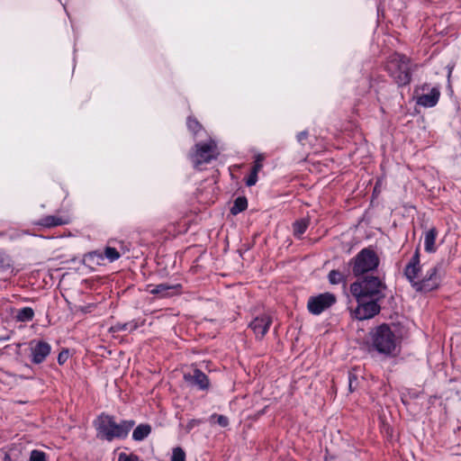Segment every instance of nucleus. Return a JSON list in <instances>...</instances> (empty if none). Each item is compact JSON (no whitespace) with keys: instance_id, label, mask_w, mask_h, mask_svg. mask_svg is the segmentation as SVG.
I'll use <instances>...</instances> for the list:
<instances>
[{"instance_id":"f257e3e1","label":"nucleus","mask_w":461,"mask_h":461,"mask_svg":"<svg viewBox=\"0 0 461 461\" xmlns=\"http://www.w3.org/2000/svg\"><path fill=\"white\" fill-rule=\"evenodd\" d=\"M134 425L133 420H123L120 423H116L113 416L104 413L100 414L95 421L98 435L107 441L127 438Z\"/></svg>"},{"instance_id":"f03ea898","label":"nucleus","mask_w":461,"mask_h":461,"mask_svg":"<svg viewBox=\"0 0 461 461\" xmlns=\"http://www.w3.org/2000/svg\"><path fill=\"white\" fill-rule=\"evenodd\" d=\"M385 284L378 277L366 276L350 285L349 291L357 302L361 298L382 300L384 298Z\"/></svg>"},{"instance_id":"7ed1b4c3","label":"nucleus","mask_w":461,"mask_h":461,"mask_svg":"<svg viewBox=\"0 0 461 461\" xmlns=\"http://www.w3.org/2000/svg\"><path fill=\"white\" fill-rule=\"evenodd\" d=\"M417 68L411 60L403 54L394 53L387 61L386 70L398 86H408L412 77V72Z\"/></svg>"},{"instance_id":"20e7f679","label":"nucleus","mask_w":461,"mask_h":461,"mask_svg":"<svg viewBox=\"0 0 461 461\" xmlns=\"http://www.w3.org/2000/svg\"><path fill=\"white\" fill-rule=\"evenodd\" d=\"M372 346L380 354L392 356L396 348V336L387 323L376 326L370 333Z\"/></svg>"},{"instance_id":"39448f33","label":"nucleus","mask_w":461,"mask_h":461,"mask_svg":"<svg viewBox=\"0 0 461 461\" xmlns=\"http://www.w3.org/2000/svg\"><path fill=\"white\" fill-rule=\"evenodd\" d=\"M379 263L380 259L375 251L371 248H365L348 261V266L351 267L353 275L359 277L375 271Z\"/></svg>"},{"instance_id":"423d86ee","label":"nucleus","mask_w":461,"mask_h":461,"mask_svg":"<svg viewBox=\"0 0 461 461\" xmlns=\"http://www.w3.org/2000/svg\"><path fill=\"white\" fill-rule=\"evenodd\" d=\"M219 155L215 140L210 139L207 142H198L194 145V151L190 154V158L194 167L198 168L202 164L210 163L216 159Z\"/></svg>"},{"instance_id":"0eeeda50","label":"nucleus","mask_w":461,"mask_h":461,"mask_svg":"<svg viewBox=\"0 0 461 461\" xmlns=\"http://www.w3.org/2000/svg\"><path fill=\"white\" fill-rule=\"evenodd\" d=\"M440 268L441 264L438 263L428 269L424 277L413 284V289L416 292L429 293L438 288L441 283V277L438 275Z\"/></svg>"},{"instance_id":"6e6552de","label":"nucleus","mask_w":461,"mask_h":461,"mask_svg":"<svg viewBox=\"0 0 461 461\" xmlns=\"http://www.w3.org/2000/svg\"><path fill=\"white\" fill-rule=\"evenodd\" d=\"M337 302V298L332 293H322L315 296H311L307 302V309L313 315H320L324 311L330 309Z\"/></svg>"},{"instance_id":"1a4fd4ad","label":"nucleus","mask_w":461,"mask_h":461,"mask_svg":"<svg viewBox=\"0 0 461 461\" xmlns=\"http://www.w3.org/2000/svg\"><path fill=\"white\" fill-rule=\"evenodd\" d=\"M381 300L361 298L354 311L355 318L359 321L368 320L377 315L381 311L379 302Z\"/></svg>"},{"instance_id":"9d476101","label":"nucleus","mask_w":461,"mask_h":461,"mask_svg":"<svg viewBox=\"0 0 461 461\" xmlns=\"http://www.w3.org/2000/svg\"><path fill=\"white\" fill-rule=\"evenodd\" d=\"M30 359L34 365L42 364L51 352V346L45 340L33 339L30 342Z\"/></svg>"},{"instance_id":"9b49d317","label":"nucleus","mask_w":461,"mask_h":461,"mask_svg":"<svg viewBox=\"0 0 461 461\" xmlns=\"http://www.w3.org/2000/svg\"><path fill=\"white\" fill-rule=\"evenodd\" d=\"M149 293L154 295H159L161 298L178 295L182 294L183 286L181 284L162 283L158 285H149Z\"/></svg>"},{"instance_id":"f8f14e48","label":"nucleus","mask_w":461,"mask_h":461,"mask_svg":"<svg viewBox=\"0 0 461 461\" xmlns=\"http://www.w3.org/2000/svg\"><path fill=\"white\" fill-rule=\"evenodd\" d=\"M272 324V318L267 313H262L255 317L249 323V327L253 330L258 339H262L269 330Z\"/></svg>"},{"instance_id":"ddd939ff","label":"nucleus","mask_w":461,"mask_h":461,"mask_svg":"<svg viewBox=\"0 0 461 461\" xmlns=\"http://www.w3.org/2000/svg\"><path fill=\"white\" fill-rule=\"evenodd\" d=\"M185 381L199 390H207L210 386L208 376L200 369L195 368L193 373L184 375Z\"/></svg>"},{"instance_id":"4468645a","label":"nucleus","mask_w":461,"mask_h":461,"mask_svg":"<svg viewBox=\"0 0 461 461\" xmlns=\"http://www.w3.org/2000/svg\"><path fill=\"white\" fill-rule=\"evenodd\" d=\"M419 89H415L416 104L425 108H431L437 105L440 96L439 88L433 86L428 94L418 95Z\"/></svg>"},{"instance_id":"2eb2a0df","label":"nucleus","mask_w":461,"mask_h":461,"mask_svg":"<svg viewBox=\"0 0 461 461\" xmlns=\"http://www.w3.org/2000/svg\"><path fill=\"white\" fill-rule=\"evenodd\" d=\"M420 271V254L419 250L417 249L404 268V276L407 278V280L411 283L412 287L413 284L418 282L417 277Z\"/></svg>"},{"instance_id":"dca6fc26","label":"nucleus","mask_w":461,"mask_h":461,"mask_svg":"<svg viewBox=\"0 0 461 461\" xmlns=\"http://www.w3.org/2000/svg\"><path fill=\"white\" fill-rule=\"evenodd\" d=\"M70 222L68 216L47 215L41 218L37 224L45 228L67 225Z\"/></svg>"},{"instance_id":"f3484780","label":"nucleus","mask_w":461,"mask_h":461,"mask_svg":"<svg viewBox=\"0 0 461 461\" xmlns=\"http://www.w3.org/2000/svg\"><path fill=\"white\" fill-rule=\"evenodd\" d=\"M145 324V320L134 319L127 322H117L111 327V331L113 332H121V331H128L133 332L140 327H142Z\"/></svg>"},{"instance_id":"a211bd4d","label":"nucleus","mask_w":461,"mask_h":461,"mask_svg":"<svg viewBox=\"0 0 461 461\" xmlns=\"http://www.w3.org/2000/svg\"><path fill=\"white\" fill-rule=\"evenodd\" d=\"M349 270L347 269L345 272H341L339 269H332L328 274V281L330 285H345L348 276Z\"/></svg>"},{"instance_id":"6ab92c4d","label":"nucleus","mask_w":461,"mask_h":461,"mask_svg":"<svg viewBox=\"0 0 461 461\" xmlns=\"http://www.w3.org/2000/svg\"><path fill=\"white\" fill-rule=\"evenodd\" d=\"M437 234L438 231L434 227L426 231L424 236V249L426 252L433 253L436 251L435 241Z\"/></svg>"},{"instance_id":"aec40b11","label":"nucleus","mask_w":461,"mask_h":461,"mask_svg":"<svg viewBox=\"0 0 461 461\" xmlns=\"http://www.w3.org/2000/svg\"><path fill=\"white\" fill-rule=\"evenodd\" d=\"M151 433V426L147 423L138 425L132 432V439L135 441H142Z\"/></svg>"},{"instance_id":"412c9836","label":"nucleus","mask_w":461,"mask_h":461,"mask_svg":"<svg viewBox=\"0 0 461 461\" xmlns=\"http://www.w3.org/2000/svg\"><path fill=\"white\" fill-rule=\"evenodd\" d=\"M309 223L310 221L307 218L296 220L293 223L294 236L298 240L302 239V236L305 233L309 227Z\"/></svg>"},{"instance_id":"4be33fe9","label":"nucleus","mask_w":461,"mask_h":461,"mask_svg":"<svg viewBox=\"0 0 461 461\" xmlns=\"http://www.w3.org/2000/svg\"><path fill=\"white\" fill-rule=\"evenodd\" d=\"M34 311L32 307H23L16 312L15 319L20 322H28L32 321Z\"/></svg>"},{"instance_id":"5701e85b","label":"nucleus","mask_w":461,"mask_h":461,"mask_svg":"<svg viewBox=\"0 0 461 461\" xmlns=\"http://www.w3.org/2000/svg\"><path fill=\"white\" fill-rule=\"evenodd\" d=\"M248 207V200L245 196H239L234 200L233 205L230 208V212L233 215H236L243 211H245Z\"/></svg>"},{"instance_id":"b1692460","label":"nucleus","mask_w":461,"mask_h":461,"mask_svg":"<svg viewBox=\"0 0 461 461\" xmlns=\"http://www.w3.org/2000/svg\"><path fill=\"white\" fill-rule=\"evenodd\" d=\"M104 257V259L106 258L110 263H113L121 258V254L115 248L105 247Z\"/></svg>"},{"instance_id":"393cba45","label":"nucleus","mask_w":461,"mask_h":461,"mask_svg":"<svg viewBox=\"0 0 461 461\" xmlns=\"http://www.w3.org/2000/svg\"><path fill=\"white\" fill-rule=\"evenodd\" d=\"M12 267L11 258L0 249V272H5Z\"/></svg>"},{"instance_id":"a878e982","label":"nucleus","mask_w":461,"mask_h":461,"mask_svg":"<svg viewBox=\"0 0 461 461\" xmlns=\"http://www.w3.org/2000/svg\"><path fill=\"white\" fill-rule=\"evenodd\" d=\"M209 420H210V422L217 423L221 428L228 427L229 423H230L228 417L221 415V414H217V413L212 414L210 416Z\"/></svg>"},{"instance_id":"bb28decb","label":"nucleus","mask_w":461,"mask_h":461,"mask_svg":"<svg viewBox=\"0 0 461 461\" xmlns=\"http://www.w3.org/2000/svg\"><path fill=\"white\" fill-rule=\"evenodd\" d=\"M86 260L96 265H101L104 260V253L98 250L91 251L86 255Z\"/></svg>"},{"instance_id":"cd10ccee","label":"nucleus","mask_w":461,"mask_h":461,"mask_svg":"<svg viewBox=\"0 0 461 461\" xmlns=\"http://www.w3.org/2000/svg\"><path fill=\"white\" fill-rule=\"evenodd\" d=\"M186 125L188 130L191 132H193L194 136H196L198 132L202 130V125L200 124V122L193 117L187 118Z\"/></svg>"},{"instance_id":"c85d7f7f","label":"nucleus","mask_w":461,"mask_h":461,"mask_svg":"<svg viewBox=\"0 0 461 461\" xmlns=\"http://www.w3.org/2000/svg\"><path fill=\"white\" fill-rule=\"evenodd\" d=\"M171 461H185V451L177 447L173 449Z\"/></svg>"},{"instance_id":"c756f323","label":"nucleus","mask_w":461,"mask_h":461,"mask_svg":"<svg viewBox=\"0 0 461 461\" xmlns=\"http://www.w3.org/2000/svg\"><path fill=\"white\" fill-rule=\"evenodd\" d=\"M29 461H47L46 454L41 450H32Z\"/></svg>"},{"instance_id":"7c9ffc66","label":"nucleus","mask_w":461,"mask_h":461,"mask_svg":"<svg viewBox=\"0 0 461 461\" xmlns=\"http://www.w3.org/2000/svg\"><path fill=\"white\" fill-rule=\"evenodd\" d=\"M263 159H264V158L261 154H258L255 157V160L253 162V166L251 168L252 172L258 174V172L261 170V168L263 167V164H262Z\"/></svg>"},{"instance_id":"2f4dec72","label":"nucleus","mask_w":461,"mask_h":461,"mask_svg":"<svg viewBox=\"0 0 461 461\" xmlns=\"http://www.w3.org/2000/svg\"><path fill=\"white\" fill-rule=\"evenodd\" d=\"M118 461H140L138 456L133 454H126L124 452H122L118 456Z\"/></svg>"},{"instance_id":"473e14b6","label":"nucleus","mask_w":461,"mask_h":461,"mask_svg":"<svg viewBox=\"0 0 461 461\" xmlns=\"http://www.w3.org/2000/svg\"><path fill=\"white\" fill-rule=\"evenodd\" d=\"M258 180V174L255 172L250 171L249 176L246 178L245 183L246 185L250 187L257 184Z\"/></svg>"},{"instance_id":"72a5a7b5","label":"nucleus","mask_w":461,"mask_h":461,"mask_svg":"<svg viewBox=\"0 0 461 461\" xmlns=\"http://www.w3.org/2000/svg\"><path fill=\"white\" fill-rule=\"evenodd\" d=\"M68 354H69V352H68V349H67V348L62 349L59 353L58 358H57L59 365L62 366L68 361Z\"/></svg>"},{"instance_id":"f704fd0d","label":"nucleus","mask_w":461,"mask_h":461,"mask_svg":"<svg viewBox=\"0 0 461 461\" xmlns=\"http://www.w3.org/2000/svg\"><path fill=\"white\" fill-rule=\"evenodd\" d=\"M309 132L307 131H303L296 135V140L300 144L304 145V140H307Z\"/></svg>"},{"instance_id":"c9c22d12","label":"nucleus","mask_w":461,"mask_h":461,"mask_svg":"<svg viewBox=\"0 0 461 461\" xmlns=\"http://www.w3.org/2000/svg\"><path fill=\"white\" fill-rule=\"evenodd\" d=\"M202 423V420H197V419H193V420H190L187 424H186V430L189 432L190 430H192L195 426H198Z\"/></svg>"},{"instance_id":"e433bc0d","label":"nucleus","mask_w":461,"mask_h":461,"mask_svg":"<svg viewBox=\"0 0 461 461\" xmlns=\"http://www.w3.org/2000/svg\"><path fill=\"white\" fill-rule=\"evenodd\" d=\"M354 381H357V376L355 375H353L352 373H349L348 374V386H349L350 392L354 391V389H353Z\"/></svg>"},{"instance_id":"4c0bfd02","label":"nucleus","mask_w":461,"mask_h":461,"mask_svg":"<svg viewBox=\"0 0 461 461\" xmlns=\"http://www.w3.org/2000/svg\"><path fill=\"white\" fill-rule=\"evenodd\" d=\"M420 89H421L422 91H425L426 89H429V85H428V84H424V85H422V86H420Z\"/></svg>"},{"instance_id":"58836bf2","label":"nucleus","mask_w":461,"mask_h":461,"mask_svg":"<svg viewBox=\"0 0 461 461\" xmlns=\"http://www.w3.org/2000/svg\"><path fill=\"white\" fill-rule=\"evenodd\" d=\"M450 75H451V69H449V71H448V77H450Z\"/></svg>"}]
</instances>
